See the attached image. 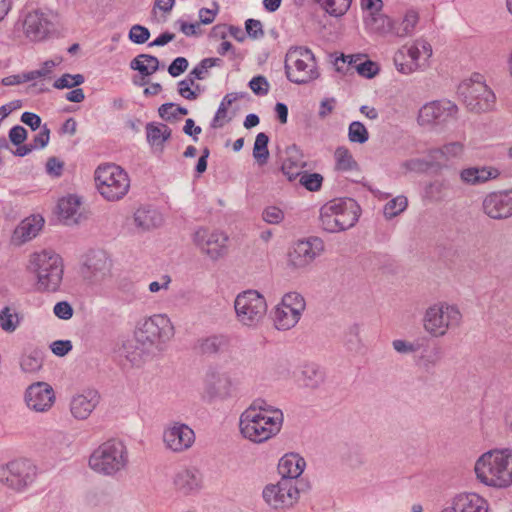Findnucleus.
<instances>
[{"label":"nucleus","instance_id":"obj_39","mask_svg":"<svg viewBox=\"0 0 512 512\" xmlns=\"http://www.w3.org/2000/svg\"><path fill=\"white\" fill-rule=\"evenodd\" d=\"M244 411L256 413L259 416H273V419L284 422V415L281 409L274 407L263 399L254 400Z\"/></svg>","mask_w":512,"mask_h":512},{"label":"nucleus","instance_id":"obj_62","mask_svg":"<svg viewBox=\"0 0 512 512\" xmlns=\"http://www.w3.org/2000/svg\"><path fill=\"white\" fill-rule=\"evenodd\" d=\"M245 29L249 37L259 39L264 36L262 23L256 19H248L245 22Z\"/></svg>","mask_w":512,"mask_h":512},{"label":"nucleus","instance_id":"obj_15","mask_svg":"<svg viewBox=\"0 0 512 512\" xmlns=\"http://www.w3.org/2000/svg\"><path fill=\"white\" fill-rule=\"evenodd\" d=\"M265 502L274 509L293 506L299 499L296 483L289 479H281L276 484L267 485L263 490Z\"/></svg>","mask_w":512,"mask_h":512},{"label":"nucleus","instance_id":"obj_1","mask_svg":"<svg viewBox=\"0 0 512 512\" xmlns=\"http://www.w3.org/2000/svg\"><path fill=\"white\" fill-rule=\"evenodd\" d=\"M477 480L485 486L507 488L512 485V450L492 449L475 462Z\"/></svg>","mask_w":512,"mask_h":512},{"label":"nucleus","instance_id":"obj_61","mask_svg":"<svg viewBox=\"0 0 512 512\" xmlns=\"http://www.w3.org/2000/svg\"><path fill=\"white\" fill-rule=\"evenodd\" d=\"M53 312L59 319L69 320L72 318L74 310L69 302L60 301L55 304Z\"/></svg>","mask_w":512,"mask_h":512},{"label":"nucleus","instance_id":"obj_30","mask_svg":"<svg viewBox=\"0 0 512 512\" xmlns=\"http://www.w3.org/2000/svg\"><path fill=\"white\" fill-rule=\"evenodd\" d=\"M306 462L297 453L285 454L279 461L278 470L282 479H289L296 483V479L303 473Z\"/></svg>","mask_w":512,"mask_h":512},{"label":"nucleus","instance_id":"obj_8","mask_svg":"<svg viewBox=\"0 0 512 512\" xmlns=\"http://www.w3.org/2000/svg\"><path fill=\"white\" fill-rule=\"evenodd\" d=\"M127 462L126 446L117 439H110L101 444L89 458L90 467L104 475L117 473L126 466Z\"/></svg>","mask_w":512,"mask_h":512},{"label":"nucleus","instance_id":"obj_28","mask_svg":"<svg viewBox=\"0 0 512 512\" xmlns=\"http://www.w3.org/2000/svg\"><path fill=\"white\" fill-rule=\"evenodd\" d=\"M459 176L463 183L476 186L497 179L500 171L492 166L468 167L462 169Z\"/></svg>","mask_w":512,"mask_h":512},{"label":"nucleus","instance_id":"obj_7","mask_svg":"<svg viewBox=\"0 0 512 512\" xmlns=\"http://www.w3.org/2000/svg\"><path fill=\"white\" fill-rule=\"evenodd\" d=\"M458 94L471 112L483 113L495 108L496 96L481 74L475 73L471 78L462 81L458 86Z\"/></svg>","mask_w":512,"mask_h":512},{"label":"nucleus","instance_id":"obj_16","mask_svg":"<svg viewBox=\"0 0 512 512\" xmlns=\"http://www.w3.org/2000/svg\"><path fill=\"white\" fill-rule=\"evenodd\" d=\"M323 250V243L319 238L299 240L292 245L288 252V264L296 269L309 266Z\"/></svg>","mask_w":512,"mask_h":512},{"label":"nucleus","instance_id":"obj_24","mask_svg":"<svg viewBox=\"0 0 512 512\" xmlns=\"http://www.w3.org/2000/svg\"><path fill=\"white\" fill-rule=\"evenodd\" d=\"M164 441L170 450L182 452L192 446L195 441V434L186 424L175 423L165 431Z\"/></svg>","mask_w":512,"mask_h":512},{"label":"nucleus","instance_id":"obj_26","mask_svg":"<svg viewBox=\"0 0 512 512\" xmlns=\"http://www.w3.org/2000/svg\"><path fill=\"white\" fill-rule=\"evenodd\" d=\"M99 400L100 395L96 390H87L71 399L70 411L76 419L85 420L96 408Z\"/></svg>","mask_w":512,"mask_h":512},{"label":"nucleus","instance_id":"obj_43","mask_svg":"<svg viewBox=\"0 0 512 512\" xmlns=\"http://www.w3.org/2000/svg\"><path fill=\"white\" fill-rule=\"evenodd\" d=\"M447 190L448 182L445 180L437 179L425 186L424 196L430 201L438 202L446 197Z\"/></svg>","mask_w":512,"mask_h":512},{"label":"nucleus","instance_id":"obj_34","mask_svg":"<svg viewBox=\"0 0 512 512\" xmlns=\"http://www.w3.org/2000/svg\"><path fill=\"white\" fill-rule=\"evenodd\" d=\"M463 152L464 145L461 142L455 141L447 143L440 148H434L428 151V157L430 159L429 164H440L441 162L460 158Z\"/></svg>","mask_w":512,"mask_h":512},{"label":"nucleus","instance_id":"obj_2","mask_svg":"<svg viewBox=\"0 0 512 512\" xmlns=\"http://www.w3.org/2000/svg\"><path fill=\"white\" fill-rule=\"evenodd\" d=\"M30 270L36 274V289L39 292L59 290L64 273V265L59 254L43 250L34 253L30 259Z\"/></svg>","mask_w":512,"mask_h":512},{"label":"nucleus","instance_id":"obj_38","mask_svg":"<svg viewBox=\"0 0 512 512\" xmlns=\"http://www.w3.org/2000/svg\"><path fill=\"white\" fill-rule=\"evenodd\" d=\"M80 207V201L75 195H69L64 197L58 202V210L60 218L65 221L66 224L76 222L75 215L78 213Z\"/></svg>","mask_w":512,"mask_h":512},{"label":"nucleus","instance_id":"obj_20","mask_svg":"<svg viewBox=\"0 0 512 512\" xmlns=\"http://www.w3.org/2000/svg\"><path fill=\"white\" fill-rule=\"evenodd\" d=\"M484 213L495 220L512 216V189L494 191L485 196L482 202Z\"/></svg>","mask_w":512,"mask_h":512},{"label":"nucleus","instance_id":"obj_53","mask_svg":"<svg viewBox=\"0 0 512 512\" xmlns=\"http://www.w3.org/2000/svg\"><path fill=\"white\" fill-rule=\"evenodd\" d=\"M20 365L24 372H36L41 369L43 365V359L39 352H33L27 356H24L21 359Z\"/></svg>","mask_w":512,"mask_h":512},{"label":"nucleus","instance_id":"obj_47","mask_svg":"<svg viewBox=\"0 0 512 512\" xmlns=\"http://www.w3.org/2000/svg\"><path fill=\"white\" fill-rule=\"evenodd\" d=\"M408 201L405 196H397L388 201L383 209L386 219H392L402 213L407 207Z\"/></svg>","mask_w":512,"mask_h":512},{"label":"nucleus","instance_id":"obj_58","mask_svg":"<svg viewBox=\"0 0 512 512\" xmlns=\"http://www.w3.org/2000/svg\"><path fill=\"white\" fill-rule=\"evenodd\" d=\"M8 137L13 145L19 146L27 139L28 132L23 126L15 125L9 130Z\"/></svg>","mask_w":512,"mask_h":512},{"label":"nucleus","instance_id":"obj_19","mask_svg":"<svg viewBox=\"0 0 512 512\" xmlns=\"http://www.w3.org/2000/svg\"><path fill=\"white\" fill-rule=\"evenodd\" d=\"M228 236L219 231L198 229L194 234V243L210 259L217 260L227 252Z\"/></svg>","mask_w":512,"mask_h":512},{"label":"nucleus","instance_id":"obj_37","mask_svg":"<svg viewBox=\"0 0 512 512\" xmlns=\"http://www.w3.org/2000/svg\"><path fill=\"white\" fill-rule=\"evenodd\" d=\"M348 61V65L351 66L352 69H355L361 76L366 78H373L378 73V66L376 63L371 60H366L362 63L356 64L353 61V56H344L342 55L340 58H337L335 61V66L337 71H341L342 67L340 66V62L345 64Z\"/></svg>","mask_w":512,"mask_h":512},{"label":"nucleus","instance_id":"obj_35","mask_svg":"<svg viewBox=\"0 0 512 512\" xmlns=\"http://www.w3.org/2000/svg\"><path fill=\"white\" fill-rule=\"evenodd\" d=\"M418 21V13L414 10H408L401 19H393V36L398 38H405L413 35Z\"/></svg>","mask_w":512,"mask_h":512},{"label":"nucleus","instance_id":"obj_63","mask_svg":"<svg viewBox=\"0 0 512 512\" xmlns=\"http://www.w3.org/2000/svg\"><path fill=\"white\" fill-rule=\"evenodd\" d=\"M50 348L55 355L63 357L72 350L73 345L70 340H56L51 343Z\"/></svg>","mask_w":512,"mask_h":512},{"label":"nucleus","instance_id":"obj_13","mask_svg":"<svg viewBox=\"0 0 512 512\" xmlns=\"http://www.w3.org/2000/svg\"><path fill=\"white\" fill-rule=\"evenodd\" d=\"M36 476V468L29 460H14L0 467V482L7 487L22 491Z\"/></svg>","mask_w":512,"mask_h":512},{"label":"nucleus","instance_id":"obj_51","mask_svg":"<svg viewBox=\"0 0 512 512\" xmlns=\"http://www.w3.org/2000/svg\"><path fill=\"white\" fill-rule=\"evenodd\" d=\"M19 324L18 315L12 313L9 307H4L0 311V327L6 332H13Z\"/></svg>","mask_w":512,"mask_h":512},{"label":"nucleus","instance_id":"obj_57","mask_svg":"<svg viewBox=\"0 0 512 512\" xmlns=\"http://www.w3.org/2000/svg\"><path fill=\"white\" fill-rule=\"evenodd\" d=\"M192 85H194V81L187 76L178 83V93L187 100L197 99L198 94L191 89Z\"/></svg>","mask_w":512,"mask_h":512},{"label":"nucleus","instance_id":"obj_14","mask_svg":"<svg viewBox=\"0 0 512 512\" xmlns=\"http://www.w3.org/2000/svg\"><path fill=\"white\" fill-rule=\"evenodd\" d=\"M56 15L50 10L35 9L24 18L23 28L27 38L34 42L47 39L55 31Z\"/></svg>","mask_w":512,"mask_h":512},{"label":"nucleus","instance_id":"obj_9","mask_svg":"<svg viewBox=\"0 0 512 512\" xmlns=\"http://www.w3.org/2000/svg\"><path fill=\"white\" fill-rule=\"evenodd\" d=\"M432 54L431 45L423 39H417L399 48L394 54L393 62L399 73L410 75L417 71H425L429 67Z\"/></svg>","mask_w":512,"mask_h":512},{"label":"nucleus","instance_id":"obj_25","mask_svg":"<svg viewBox=\"0 0 512 512\" xmlns=\"http://www.w3.org/2000/svg\"><path fill=\"white\" fill-rule=\"evenodd\" d=\"M111 266V260L106 252L101 250L91 251L86 257L82 273L85 278L100 281L110 273Z\"/></svg>","mask_w":512,"mask_h":512},{"label":"nucleus","instance_id":"obj_49","mask_svg":"<svg viewBox=\"0 0 512 512\" xmlns=\"http://www.w3.org/2000/svg\"><path fill=\"white\" fill-rule=\"evenodd\" d=\"M443 359V351L440 347H433L428 353L420 358L421 366L430 371L435 368Z\"/></svg>","mask_w":512,"mask_h":512},{"label":"nucleus","instance_id":"obj_4","mask_svg":"<svg viewBox=\"0 0 512 512\" xmlns=\"http://www.w3.org/2000/svg\"><path fill=\"white\" fill-rule=\"evenodd\" d=\"M284 68L287 79L299 85L308 84L320 76L313 52L303 46H292L288 49Z\"/></svg>","mask_w":512,"mask_h":512},{"label":"nucleus","instance_id":"obj_10","mask_svg":"<svg viewBox=\"0 0 512 512\" xmlns=\"http://www.w3.org/2000/svg\"><path fill=\"white\" fill-rule=\"evenodd\" d=\"M282 426L283 422L273 419V416H259L254 412L243 411L239 417L241 435L257 444L275 437L281 431Z\"/></svg>","mask_w":512,"mask_h":512},{"label":"nucleus","instance_id":"obj_64","mask_svg":"<svg viewBox=\"0 0 512 512\" xmlns=\"http://www.w3.org/2000/svg\"><path fill=\"white\" fill-rule=\"evenodd\" d=\"M64 162L57 157H50L46 162V172L53 177H60L63 173Z\"/></svg>","mask_w":512,"mask_h":512},{"label":"nucleus","instance_id":"obj_44","mask_svg":"<svg viewBox=\"0 0 512 512\" xmlns=\"http://www.w3.org/2000/svg\"><path fill=\"white\" fill-rule=\"evenodd\" d=\"M143 350L132 341H126L119 349L120 356L124 357L132 366H138L141 363Z\"/></svg>","mask_w":512,"mask_h":512},{"label":"nucleus","instance_id":"obj_22","mask_svg":"<svg viewBox=\"0 0 512 512\" xmlns=\"http://www.w3.org/2000/svg\"><path fill=\"white\" fill-rule=\"evenodd\" d=\"M441 512H489V504L476 493H459L447 501Z\"/></svg>","mask_w":512,"mask_h":512},{"label":"nucleus","instance_id":"obj_41","mask_svg":"<svg viewBox=\"0 0 512 512\" xmlns=\"http://www.w3.org/2000/svg\"><path fill=\"white\" fill-rule=\"evenodd\" d=\"M335 168L338 171L348 172L356 170L358 165L351 152L346 147H338L334 153Z\"/></svg>","mask_w":512,"mask_h":512},{"label":"nucleus","instance_id":"obj_59","mask_svg":"<svg viewBox=\"0 0 512 512\" xmlns=\"http://www.w3.org/2000/svg\"><path fill=\"white\" fill-rule=\"evenodd\" d=\"M263 220L269 224H278L284 218L283 211L276 206H269L263 211Z\"/></svg>","mask_w":512,"mask_h":512},{"label":"nucleus","instance_id":"obj_3","mask_svg":"<svg viewBox=\"0 0 512 512\" xmlns=\"http://www.w3.org/2000/svg\"><path fill=\"white\" fill-rule=\"evenodd\" d=\"M358 219L359 206L351 198L334 199L320 209V226L330 233L349 229L356 224Z\"/></svg>","mask_w":512,"mask_h":512},{"label":"nucleus","instance_id":"obj_23","mask_svg":"<svg viewBox=\"0 0 512 512\" xmlns=\"http://www.w3.org/2000/svg\"><path fill=\"white\" fill-rule=\"evenodd\" d=\"M173 484L184 495H196L203 488V474L196 467H185L176 472Z\"/></svg>","mask_w":512,"mask_h":512},{"label":"nucleus","instance_id":"obj_54","mask_svg":"<svg viewBox=\"0 0 512 512\" xmlns=\"http://www.w3.org/2000/svg\"><path fill=\"white\" fill-rule=\"evenodd\" d=\"M374 29L384 35L393 36L392 22L393 19L383 14H376L372 17Z\"/></svg>","mask_w":512,"mask_h":512},{"label":"nucleus","instance_id":"obj_40","mask_svg":"<svg viewBox=\"0 0 512 512\" xmlns=\"http://www.w3.org/2000/svg\"><path fill=\"white\" fill-rule=\"evenodd\" d=\"M157 211L150 206H143L134 213L135 225L143 231L150 230L156 226Z\"/></svg>","mask_w":512,"mask_h":512},{"label":"nucleus","instance_id":"obj_50","mask_svg":"<svg viewBox=\"0 0 512 512\" xmlns=\"http://www.w3.org/2000/svg\"><path fill=\"white\" fill-rule=\"evenodd\" d=\"M85 78L82 74H69L65 73L55 80L53 87L56 89L74 88L83 84Z\"/></svg>","mask_w":512,"mask_h":512},{"label":"nucleus","instance_id":"obj_55","mask_svg":"<svg viewBox=\"0 0 512 512\" xmlns=\"http://www.w3.org/2000/svg\"><path fill=\"white\" fill-rule=\"evenodd\" d=\"M149 37V29L139 24L133 25L128 34L129 40L135 44H143L148 41Z\"/></svg>","mask_w":512,"mask_h":512},{"label":"nucleus","instance_id":"obj_33","mask_svg":"<svg viewBox=\"0 0 512 512\" xmlns=\"http://www.w3.org/2000/svg\"><path fill=\"white\" fill-rule=\"evenodd\" d=\"M286 158L284 159L281 170L289 181L295 180L305 167V162L302 155L296 146H290L285 151Z\"/></svg>","mask_w":512,"mask_h":512},{"label":"nucleus","instance_id":"obj_29","mask_svg":"<svg viewBox=\"0 0 512 512\" xmlns=\"http://www.w3.org/2000/svg\"><path fill=\"white\" fill-rule=\"evenodd\" d=\"M325 380V373L316 363H305L296 374V381L299 386L311 390L318 389Z\"/></svg>","mask_w":512,"mask_h":512},{"label":"nucleus","instance_id":"obj_45","mask_svg":"<svg viewBox=\"0 0 512 512\" xmlns=\"http://www.w3.org/2000/svg\"><path fill=\"white\" fill-rule=\"evenodd\" d=\"M222 60L219 58H204L202 59L189 73V77L195 80H203L208 74V70L214 66H219Z\"/></svg>","mask_w":512,"mask_h":512},{"label":"nucleus","instance_id":"obj_11","mask_svg":"<svg viewBox=\"0 0 512 512\" xmlns=\"http://www.w3.org/2000/svg\"><path fill=\"white\" fill-rule=\"evenodd\" d=\"M237 320L244 326L256 327L267 312L265 298L255 290H247L237 295L234 301Z\"/></svg>","mask_w":512,"mask_h":512},{"label":"nucleus","instance_id":"obj_36","mask_svg":"<svg viewBox=\"0 0 512 512\" xmlns=\"http://www.w3.org/2000/svg\"><path fill=\"white\" fill-rule=\"evenodd\" d=\"M43 225V217L40 215H33L20 223L15 230V234L18 235L22 241H28L37 236Z\"/></svg>","mask_w":512,"mask_h":512},{"label":"nucleus","instance_id":"obj_6","mask_svg":"<svg viewBox=\"0 0 512 512\" xmlns=\"http://www.w3.org/2000/svg\"><path fill=\"white\" fill-rule=\"evenodd\" d=\"M98 192L108 201H118L129 191L128 174L116 164L99 165L94 173Z\"/></svg>","mask_w":512,"mask_h":512},{"label":"nucleus","instance_id":"obj_56","mask_svg":"<svg viewBox=\"0 0 512 512\" xmlns=\"http://www.w3.org/2000/svg\"><path fill=\"white\" fill-rule=\"evenodd\" d=\"M250 89L259 96H264L269 91V83L264 76H255L249 81Z\"/></svg>","mask_w":512,"mask_h":512},{"label":"nucleus","instance_id":"obj_32","mask_svg":"<svg viewBox=\"0 0 512 512\" xmlns=\"http://www.w3.org/2000/svg\"><path fill=\"white\" fill-rule=\"evenodd\" d=\"M229 345L230 339L227 335L215 334L198 339L195 348L202 355H215L228 350Z\"/></svg>","mask_w":512,"mask_h":512},{"label":"nucleus","instance_id":"obj_12","mask_svg":"<svg viewBox=\"0 0 512 512\" xmlns=\"http://www.w3.org/2000/svg\"><path fill=\"white\" fill-rule=\"evenodd\" d=\"M306 307L303 296L297 292L286 293L273 311L274 325L278 330H289L300 320Z\"/></svg>","mask_w":512,"mask_h":512},{"label":"nucleus","instance_id":"obj_46","mask_svg":"<svg viewBox=\"0 0 512 512\" xmlns=\"http://www.w3.org/2000/svg\"><path fill=\"white\" fill-rule=\"evenodd\" d=\"M352 0H320L318 4L331 16H342L351 5Z\"/></svg>","mask_w":512,"mask_h":512},{"label":"nucleus","instance_id":"obj_18","mask_svg":"<svg viewBox=\"0 0 512 512\" xmlns=\"http://www.w3.org/2000/svg\"><path fill=\"white\" fill-rule=\"evenodd\" d=\"M458 107L451 101H432L425 104L419 111L420 125H440L456 118Z\"/></svg>","mask_w":512,"mask_h":512},{"label":"nucleus","instance_id":"obj_31","mask_svg":"<svg viewBox=\"0 0 512 512\" xmlns=\"http://www.w3.org/2000/svg\"><path fill=\"white\" fill-rule=\"evenodd\" d=\"M160 315H153L144 320L136 332L137 341L143 345H155L158 347L160 343Z\"/></svg>","mask_w":512,"mask_h":512},{"label":"nucleus","instance_id":"obj_5","mask_svg":"<svg viewBox=\"0 0 512 512\" xmlns=\"http://www.w3.org/2000/svg\"><path fill=\"white\" fill-rule=\"evenodd\" d=\"M462 313L455 304L438 302L429 306L423 316V328L432 337L440 338L460 326Z\"/></svg>","mask_w":512,"mask_h":512},{"label":"nucleus","instance_id":"obj_60","mask_svg":"<svg viewBox=\"0 0 512 512\" xmlns=\"http://www.w3.org/2000/svg\"><path fill=\"white\" fill-rule=\"evenodd\" d=\"M50 140V129L47 124L41 127V131L34 137L30 145L33 149H43L46 147Z\"/></svg>","mask_w":512,"mask_h":512},{"label":"nucleus","instance_id":"obj_21","mask_svg":"<svg viewBox=\"0 0 512 512\" xmlns=\"http://www.w3.org/2000/svg\"><path fill=\"white\" fill-rule=\"evenodd\" d=\"M25 402L29 409L36 412H45L55 402L54 390L46 382L33 383L25 391Z\"/></svg>","mask_w":512,"mask_h":512},{"label":"nucleus","instance_id":"obj_52","mask_svg":"<svg viewBox=\"0 0 512 512\" xmlns=\"http://www.w3.org/2000/svg\"><path fill=\"white\" fill-rule=\"evenodd\" d=\"M299 182L309 191H318L323 182V176L319 173L302 172L299 175Z\"/></svg>","mask_w":512,"mask_h":512},{"label":"nucleus","instance_id":"obj_48","mask_svg":"<svg viewBox=\"0 0 512 512\" xmlns=\"http://www.w3.org/2000/svg\"><path fill=\"white\" fill-rule=\"evenodd\" d=\"M348 138L352 143L363 144L368 141L369 133L363 123L353 121L348 127Z\"/></svg>","mask_w":512,"mask_h":512},{"label":"nucleus","instance_id":"obj_17","mask_svg":"<svg viewBox=\"0 0 512 512\" xmlns=\"http://www.w3.org/2000/svg\"><path fill=\"white\" fill-rule=\"evenodd\" d=\"M231 377L215 369L207 371L204 379L203 399L207 402L226 400L232 396Z\"/></svg>","mask_w":512,"mask_h":512},{"label":"nucleus","instance_id":"obj_42","mask_svg":"<svg viewBox=\"0 0 512 512\" xmlns=\"http://www.w3.org/2000/svg\"><path fill=\"white\" fill-rule=\"evenodd\" d=\"M269 137L261 132L257 134L253 147V158L260 166L267 164L269 159L268 150Z\"/></svg>","mask_w":512,"mask_h":512},{"label":"nucleus","instance_id":"obj_27","mask_svg":"<svg viewBox=\"0 0 512 512\" xmlns=\"http://www.w3.org/2000/svg\"><path fill=\"white\" fill-rule=\"evenodd\" d=\"M160 67V61L157 57L140 54L130 62V68L139 72V78L136 76L133 80L135 85L145 86L148 84L147 77L155 73Z\"/></svg>","mask_w":512,"mask_h":512}]
</instances>
